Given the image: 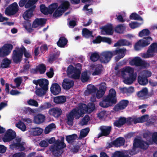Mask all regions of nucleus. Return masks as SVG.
<instances>
[{
    "label": "nucleus",
    "instance_id": "8",
    "mask_svg": "<svg viewBox=\"0 0 157 157\" xmlns=\"http://www.w3.org/2000/svg\"><path fill=\"white\" fill-rule=\"evenodd\" d=\"M13 48V45L11 44H5L0 48V57H4L8 55L10 53Z\"/></svg>",
    "mask_w": 157,
    "mask_h": 157
},
{
    "label": "nucleus",
    "instance_id": "11",
    "mask_svg": "<svg viewBox=\"0 0 157 157\" xmlns=\"http://www.w3.org/2000/svg\"><path fill=\"white\" fill-rule=\"evenodd\" d=\"M16 133L14 131L11 129H8L4 136L2 140L4 142H9L16 138Z\"/></svg>",
    "mask_w": 157,
    "mask_h": 157
},
{
    "label": "nucleus",
    "instance_id": "38",
    "mask_svg": "<svg viewBox=\"0 0 157 157\" xmlns=\"http://www.w3.org/2000/svg\"><path fill=\"white\" fill-rule=\"evenodd\" d=\"M81 70L78 69L76 67H75L73 74L72 75L71 77L75 79L79 78L80 74L81 73Z\"/></svg>",
    "mask_w": 157,
    "mask_h": 157
},
{
    "label": "nucleus",
    "instance_id": "12",
    "mask_svg": "<svg viewBox=\"0 0 157 157\" xmlns=\"http://www.w3.org/2000/svg\"><path fill=\"white\" fill-rule=\"evenodd\" d=\"M144 38L145 40H140L136 43L134 47L136 50H139L141 47L147 46L150 43V41L152 40L151 37L148 36Z\"/></svg>",
    "mask_w": 157,
    "mask_h": 157
},
{
    "label": "nucleus",
    "instance_id": "62",
    "mask_svg": "<svg viewBox=\"0 0 157 157\" xmlns=\"http://www.w3.org/2000/svg\"><path fill=\"white\" fill-rule=\"evenodd\" d=\"M90 117L88 115H86L82 120V125L87 124V122L90 121Z\"/></svg>",
    "mask_w": 157,
    "mask_h": 157
},
{
    "label": "nucleus",
    "instance_id": "34",
    "mask_svg": "<svg viewBox=\"0 0 157 157\" xmlns=\"http://www.w3.org/2000/svg\"><path fill=\"white\" fill-rule=\"evenodd\" d=\"M82 36L86 38L93 37L92 32L87 28H83L82 31Z\"/></svg>",
    "mask_w": 157,
    "mask_h": 157
},
{
    "label": "nucleus",
    "instance_id": "47",
    "mask_svg": "<svg viewBox=\"0 0 157 157\" xmlns=\"http://www.w3.org/2000/svg\"><path fill=\"white\" fill-rule=\"evenodd\" d=\"M89 78L90 77L88 75L87 72L84 71L82 73L80 79L82 82H87L89 79Z\"/></svg>",
    "mask_w": 157,
    "mask_h": 157
},
{
    "label": "nucleus",
    "instance_id": "40",
    "mask_svg": "<svg viewBox=\"0 0 157 157\" xmlns=\"http://www.w3.org/2000/svg\"><path fill=\"white\" fill-rule=\"evenodd\" d=\"M104 97L103 98V100L99 103V105L103 108H107L109 106H112L111 104L107 100H105Z\"/></svg>",
    "mask_w": 157,
    "mask_h": 157
},
{
    "label": "nucleus",
    "instance_id": "23",
    "mask_svg": "<svg viewBox=\"0 0 157 157\" xmlns=\"http://www.w3.org/2000/svg\"><path fill=\"white\" fill-rule=\"evenodd\" d=\"M74 84L73 81L68 79H65L62 83V86L64 89L69 90L73 86Z\"/></svg>",
    "mask_w": 157,
    "mask_h": 157
},
{
    "label": "nucleus",
    "instance_id": "28",
    "mask_svg": "<svg viewBox=\"0 0 157 157\" xmlns=\"http://www.w3.org/2000/svg\"><path fill=\"white\" fill-rule=\"evenodd\" d=\"M121 73L123 78L125 77L127 74H128L129 76L132 74H136V73H134L133 69L130 67H127L121 71Z\"/></svg>",
    "mask_w": 157,
    "mask_h": 157
},
{
    "label": "nucleus",
    "instance_id": "13",
    "mask_svg": "<svg viewBox=\"0 0 157 157\" xmlns=\"http://www.w3.org/2000/svg\"><path fill=\"white\" fill-rule=\"evenodd\" d=\"M21 138L16 137L13 141V143L10 145V147L13 149H16L21 151H24L25 148L23 144L21 143Z\"/></svg>",
    "mask_w": 157,
    "mask_h": 157
},
{
    "label": "nucleus",
    "instance_id": "18",
    "mask_svg": "<svg viewBox=\"0 0 157 157\" xmlns=\"http://www.w3.org/2000/svg\"><path fill=\"white\" fill-rule=\"evenodd\" d=\"M79 106H81V107L83 109L84 111V114L85 112L86 111H87L89 113H91L94 110L95 108V104L93 103H89L87 106L85 104H82Z\"/></svg>",
    "mask_w": 157,
    "mask_h": 157
},
{
    "label": "nucleus",
    "instance_id": "21",
    "mask_svg": "<svg viewBox=\"0 0 157 157\" xmlns=\"http://www.w3.org/2000/svg\"><path fill=\"white\" fill-rule=\"evenodd\" d=\"M46 20L42 18H36L33 21L32 27L36 28L39 26H43L46 23Z\"/></svg>",
    "mask_w": 157,
    "mask_h": 157
},
{
    "label": "nucleus",
    "instance_id": "27",
    "mask_svg": "<svg viewBox=\"0 0 157 157\" xmlns=\"http://www.w3.org/2000/svg\"><path fill=\"white\" fill-rule=\"evenodd\" d=\"M126 51L125 48H119L115 50L112 52L113 55L120 54L117 57L118 59L119 60L122 58L124 56Z\"/></svg>",
    "mask_w": 157,
    "mask_h": 157
},
{
    "label": "nucleus",
    "instance_id": "50",
    "mask_svg": "<svg viewBox=\"0 0 157 157\" xmlns=\"http://www.w3.org/2000/svg\"><path fill=\"white\" fill-rule=\"evenodd\" d=\"M64 12L58 7L53 14V16L55 17H59L61 16Z\"/></svg>",
    "mask_w": 157,
    "mask_h": 157
},
{
    "label": "nucleus",
    "instance_id": "41",
    "mask_svg": "<svg viewBox=\"0 0 157 157\" xmlns=\"http://www.w3.org/2000/svg\"><path fill=\"white\" fill-rule=\"evenodd\" d=\"M69 2L67 1H65L62 3L58 7L64 12L69 8Z\"/></svg>",
    "mask_w": 157,
    "mask_h": 157
},
{
    "label": "nucleus",
    "instance_id": "2",
    "mask_svg": "<svg viewBox=\"0 0 157 157\" xmlns=\"http://www.w3.org/2000/svg\"><path fill=\"white\" fill-rule=\"evenodd\" d=\"M87 90L85 92L86 94L89 95L92 93L95 94L97 91L96 97L98 99L102 97L104 94L106 89L105 84L101 85L99 88V90L94 85L91 84L88 85L87 87Z\"/></svg>",
    "mask_w": 157,
    "mask_h": 157
},
{
    "label": "nucleus",
    "instance_id": "54",
    "mask_svg": "<svg viewBox=\"0 0 157 157\" xmlns=\"http://www.w3.org/2000/svg\"><path fill=\"white\" fill-rule=\"evenodd\" d=\"M149 30L147 29H145L140 31L139 33V36L142 37L144 36H149L150 34Z\"/></svg>",
    "mask_w": 157,
    "mask_h": 157
},
{
    "label": "nucleus",
    "instance_id": "53",
    "mask_svg": "<svg viewBox=\"0 0 157 157\" xmlns=\"http://www.w3.org/2000/svg\"><path fill=\"white\" fill-rule=\"evenodd\" d=\"M100 56L97 52H94L92 53L90 56V60L93 62L97 61L98 59H100Z\"/></svg>",
    "mask_w": 157,
    "mask_h": 157
},
{
    "label": "nucleus",
    "instance_id": "57",
    "mask_svg": "<svg viewBox=\"0 0 157 157\" xmlns=\"http://www.w3.org/2000/svg\"><path fill=\"white\" fill-rule=\"evenodd\" d=\"M28 104L30 105L37 107L38 106V102L35 100L30 99L27 101Z\"/></svg>",
    "mask_w": 157,
    "mask_h": 157
},
{
    "label": "nucleus",
    "instance_id": "1",
    "mask_svg": "<svg viewBox=\"0 0 157 157\" xmlns=\"http://www.w3.org/2000/svg\"><path fill=\"white\" fill-rule=\"evenodd\" d=\"M33 84L36 85V94L39 97L45 95L48 90L49 82L48 79L45 78H40L37 80L33 81Z\"/></svg>",
    "mask_w": 157,
    "mask_h": 157
},
{
    "label": "nucleus",
    "instance_id": "6",
    "mask_svg": "<svg viewBox=\"0 0 157 157\" xmlns=\"http://www.w3.org/2000/svg\"><path fill=\"white\" fill-rule=\"evenodd\" d=\"M22 51L21 48L16 47L13 50L12 54V59L13 62L17 64L22 60Z\"/></svg>",
    "mask_w": 157,
    "mask_h": 157
},
{
    "label": "nucleus",
    "instance_id": "19",
    "mask_svg": "<svg viewBox=\"0 0 157 157\" xmlns=\"http://www.w3.org/2000/svg\"><path fill=\"white\" fill-rule=\"evenodd\" d=\"M50 91L54 95L59 94L61 91L60 86L57 83H53L50 87Z\"/></svg>",
    "mask_w": 157,
    "mask_h": 157
},
{
    "label": "nucleus",
    "instance_id": "31",
    "mask_svg": "<svg viewBox=\"0 0 157 157\" xmlns=\"http://www.w3.org/2000/svg\"><path fill=\"white\" fill-rule=\"evenodd\" d=\"M66 101V98L64 96H58L53 98V101L56 104H63Z\"/></svg>",
    "mask_w": 157,
    "mask_h": 157
},
{
    "label": "nucleus",
    "instance_id": "25",
    "mask_svg": "<svg viewBox=\"0 0 157 157\" xmlns=\"http://www.w3.org/2000/svg\"><path fill=\"white\" fill-rule=\"evenodd\" d=\"M35 9V7L33 6L31 8H29L23 14V17L25 20H28L33 16V12Z\"/></svg>",
    "mask_w": 157,
    "mask_h": 157
},
{
    "label": "nucleus",
    "instance_id": "49",
    "mask_svg": "<svg viewBox=\"0 0 157 157\" xmlns=\"http://www.w3.org/2000/svg\"><path fill=\"white\" fill-rule=\"evenodd\" d=\"M130 19L138 20L143 21V18L138 14L136 13H132L130 16Z\"/></svg>",
    "mask_w": 157,
    "mask_h": 157
},
{
    "label": "nucleus",
    "instance_id": "60",
    "mask_svg": "<svg viewBox=\"0 0 157 157\" xmlns=\"http://www.w3.org/2000/svg\"><path fill=\"white\" fill-rule=\"evenodd\" d=\"M22 49V56L24 54V56L27 58H29L31 57V55L27 51L26 48L22 46V47L21 48Z\"/></svg>",
    "mask_w": 157,
    "mask_h": 157
},
{
    "label": "nucleus",
    "instance_id": "59",
    "mask_svg": "<svg viewBox=\"0 0 157 157\" xmlns=\"http://www.w3.org/2000/svg\"><path fill=\"white\" fill-rule=\"evenodd\" d=\"M136 147L134 146V144H133V146L132 149H129L128 151V152L131 155H133L137 154L138 152L136 151Z\"/></svg>",
    "mask_w": 157,
    "mask_h": 157
},
{
    "label": "nucleus",
    "instance_id": "61",
    "mask_svg": "<svg viewBox=\"0 0 157 157\" xmlns=\"http://www.w3.org/2000/svg\"><path fill=\"white\" fill-rule=\"evenodd\" d=\"M152 136V133L149 132L144 133L143 134V138L147 140H150Z\"/></svg>",
    "mask_w": 157,
    "mask_h": 157
},
{
    "label": "nucleus",
    "instance_id": "24",
    "mask_svg": "<svg viewBox=\"0 0 157 157\" xmlns=\"http://www.w3.org/2000/svg\"><path fill=\"white\" fill-rule=\"evenodd\" d=\"M101 29L107 35H112L113 33V27L111 24L105 25L102 27Z\"/></svg>",
    "mask_w": 157,
    "mask_h": 157
},
{
    "label": "nucleus",
    "instance_id": "36",
    "mask_svg": "<svg viewBox=\"0 0 157 157\" xmlns=\"http://www.w3.org/2000/svg\"><path fill=\"white\" fill-rule=\"evenodd\" d=\"M102 66L101 64L96 65L95 67L94 71L92 73L93 75H100L102 71Z\"/></svg>",
    "mask_w": 157,
    "mask_h": 157
},
{
    "label": "nucleus",
    "instance_id": "48",
    "mask_svg": "<svg viewBox=\"0 0 157 157\" xmlns=\"http://www.w3.org/2000/svg\"><path fill=\"white\" fill-rule=\"evenodd\" d=\"M56 128L55 124L54 123H52L46 127L44 130V133L45 134L49 133L53 128Z\"/></svg>",
    "mask_w": 157,
    "mask_h": 157
},
{
    "label": "nucleus",
    "instance_id": "37",
    "mask_svg": "<svg viewBox=\"0 0 157 157\" xmlns=\"http://www.w3.org/2000/svg\"><path fill=\"white\" fill-rule=\"evenodd\" d=\"M142 59L139 57H136L130 62V64L132 66H140Z\"/></svg>",
    "mask_w": 157,
    "mask_h": 157
},
{
    "label": "nucleus",
    "instance_id": "64",
    "mask_svg": "<svg viewBox=\"0 0 157 157\" xmlns=\"http://www.w3.org/2000/svg\"><path fill=\"white\" fill-rule=\"evenodd\" d=\"M25 154L23 152H18L14 154L12 157H25Z\"/></svg>",
    "mask_w": 157,
    "mask_h": 157
},
{
    "label": "nucleus",
    "instance_id": "7",
    "mask_svg": "<svg viewBox=\"0 0 157 157\" xmlns=\"http://www.w3.org/2000/svg\"><path fill=\"white\" fill-rule=\"evenodd\" d=\"M19 7L16 2H14L9 5L5 9V13L6 15L11 16L15 14L18 10Z\"/></svg>",
    "mask_w": 157,
    "mask_h": 157
},
{
    "label": "nucleus",
    "instance_id": "22",
    "mask_svg": "<svg viewBox=\"0 0 157 157\" xmlns=\"http://www.w3.org/2000/svg\"><path fill=\"white\" fill-rule=\"evenodd\" d=\"M48 113L50 114H52L55 117H58L61 115L62 111L60 109L56 107L50 109Z\"/></svg>",
    "mask_w": 157,
    "mask_h": 157
},
{
    "label": "nucleus",
    "instance_id": "20",
    "mask_svg": "<svg viewBox=\"0 0 157 157\" xmlns=\"http://www.w3.org/2000/svg\"><path fill=\"white\" fill-rule=\"evenodd\" d=\"M126 117H121L114 121L113 123V126L119 128H121L126 123Z\"/></svg>",
    "mask_w": 157,
    "mask_h": 157
},
{
    "label": "nucleus",
    "instance_id": "58",
    "mask_svg": "<svg viewBox=\"0 0 157 157\" xmlns=\"http://www.w3.org/2000/svg\"><path fill=\"white\" fill-rule=\"evenodd\" d=\"M42 132V129L39 128H34L33 132V134L34 136H39L40 135Z\"/></svg>",
    "mask_w": 157,
    "mask_h": 157
},
{
    "label": "nucleus",
    "instance_id": "26",
    "mask_svg": "<svg viewBox=\"0 0 157 157\" xmlns=\"http://www.w3.org/2000/svg\"><path fill=\"white\" fill-rule=\"evenodd\" d=\"M45 118L44 115L39 113L34 117V122L36 124H40L44 121Z\"/></svg>",
    "mask_w": 157,
    "mask_h": 157
},
{
    "label": "nucleus",
    "instance_id": "29",
    "mask_svg": "<svg viewBox=\"0 0 157 157\" xmlns=\"http://www.w3.org/2000/svg\"><path fill=\"white\" fill-rule=\"evenodd\" d=\"M125 142L124 138L122 137L117 138L112 142V144L116 147H120L124 145Z\"/></svg>",
    "mask_w": 157,
    "mask_h": 157
},
{
    "label": "nucleus",
    "instance_id": "42",
    "mask_svg": "<svg viewBox=\"0 0 157 157\" xmlns=\"http://www.w3.org/2000/svg\"><path fill=\"white\" fill-rule=\"evenodd\" d=\"M138 81L140 85H145L147 83L148 79L143 76H139L138 77Z\"/></svg>",
    "mask_w": 157,
    "mask_h": 157
},
{
    "label": "nucleus",
    "instance_id": "45",
    "mask_svg": "<svg viewBox=\"0 0 157 157\" xmlns=\"http://www.w3.org/2000/svg\"><path fill=\"white\" fill-rule=\"evenodd\" d=\"M58 6V4L56 3H52L49 5L48 8L49 14H52L54 11L57 8Z\"/></svg>",
    "mask_w": 157,
    "mask_h": 157
},
{
    "label": "nucleus",
    "instance_id": "63",
    "mask_svg": "<svg viewBox=\"0 0 157 157\" xmlns=\"http://www.w3.org/2000/svg\"><path fill=\"white\" fill-rule=\"evenodd\" d=\"M75 67L72 65L69 66L67 70V73L68 75L73 74Z\"/></svg>",
    "mask_w": 157,
    "mask_h": 157
},
{
    "label": "nucleus",
    "instance_id": "16",
    "mask_svg": "<svg viewBox=\"0 0 157 157\" xmlns=\"http://www.w3.org/2000/svg\"><path fill=\"white\" fill-rule=\"evenodd\" d=\"M129 101L126 100H122L120 101L113 108L115 111H118L125 109L127 106Z\"/></svg>",
    "mask_w": 157,
    "mask_h": 157
},
{
    "label": "nucleus",
    "instance_id": "4",
    "mask_svg": "<svg viewBox=\"0 0 157 157\" xmlns=\"http://www.w3.org/2000/svg\"><path fill=\"white\" fill-rule=\"evenodd\" d=\"M81 107V106H78V108L77 109H73L67 116V124L68 125L72 126L73 125L74 117L76 119H78L80 117L83 116L84 111Z\"/></svg>",
    "mask_w": 157,
    "mask_h": 157
},
{
    "label": "nucleus",
    "instance_id": "3",
    "mask_svg": "<svg viewBox=\"0 0 157 157\" xmlns=\"http://www.w3.org/2000/svg\"><path fill=\"white\" fill-rule=\"evenodd\" d=\"M66 144L64 143V138L61 139V141L57 140L54 144L51 146L49 149L54 156L58 157L61 155L62 152L61 149L66 147Z\"/></svg>",
    "mask_w": 157,
    "mask_h": 157
},
{
    "label": "nucleus",
    "instance_id": "14",
    "mask_svg": "<svg viewBox=\"0 0 157 157\" xmlns=\"http://www.w3.org/2000/svg\"><path fill=\"white\" fill-rule=\"evenodd\" d=\"M134 146L137 148H140L146 150L148 147V143L140 139L136 138L134 140Z\"/></svg>",
    "mask_w": 157,
    "mask_h": 157
},
{
    "label": "nucleus",
    "instance_id": "56",
    "mask_svg": "<svg viewBox=\"0 0 157 157\" xmlns=\"http://www.w3.org/2000/svg\"><path fill=\"white\" fill-rule=\"evenodd\" d=\"M16 126L23 131H24L26 130V126L22 122L20 121L18 122L16 124Z\"/></svg>",
    "mask_w": 157,
    "mask_h": 157
},
{
    "label": "nucleus",
    "instance_id": "52",
    "mask_svg": "<svg viewBox=\"0 0 157 157\" xmlns=\"http://www.w3.org/2000/svg\"><path fill=\"white\" fill-rule=\"evenodd\" d=\"M31 65L29 64V61H28L27 63L23 65V69L20 71V72L25 74L27 73Z\"/></svg>",
    "mask_w": 157,
    "mask_h": 157
},
{
    "label": "nucleus",
    "instance_id": "35",
    "mask_svg": "<svg viewBox=\"0 0 157 157\" xmlns=\"http://www.w3.org/2000/svg\"><path fill=\"white\" fill-rule=\"evenodd\" d=\"M67 43V40L65 38L61 37L59 38L57 44V45L60 48H64Z\"/></svg>",
    "mask_w": 157,
    "mask_h": 157
},
{
    "label": "nucleus",
    "instance_id": "44",
    "mask_svg": "<svg viewBox=\"0 0 157 157\" xmlns=\"http://www.w3.org/2000/svg\"><path fill=\"white\" fill-rule=\"evenodd\" d=\"M38 72H39L41 74H44L46 70V67L45 65L41 63L40 64L37 66Z\"/></svg>",
    "mask_w": 157,
    "mask_h": 157
},
{
    "label": "nucleus",
    "instance_id": "39",
    "mask_svg": "<svg viewBox=\"0 0 157 157\" xmlns=\"http://www.w3.org/2000/svg\"><path fill=\"white\" fill-rule=\"evenodd\" d=\"M77 138V135L75 134H73L66 136V140L69 144H72Z\"/></svg>",
    "mask_w": 157,
    "mask_h": 157
},
{
    "label": "nucleus",
    "instance_id": "33",
    "mask_svg": "<svg viewBox=\"0 0 157 157\" xmlns=\"http://www.w3.org/2000/svg\"><path fill=\"white\" fill-rule=\"evenodd\" d=\"M131 43L125 39H121L118 40L117 42L115 43L114 46V47L129 46L131 45Z\"/></svg>",
    "mask_w": 157,
    "mask_h": 157
},
{
    "label": "nucleus",
    "instance_id": "55",
    "mask_svg": "<svg viewBox=\"0 0 157 157\" xmlns=\"http://www.w3.org/2000/svg\"><path fill=\"white\" fill-rule=\"evenodd\" d=\"M143 23V21L141 23L133 22L129 23V26L131 28L134 29L140 27Z\"/></svg>",
    "mask_w": 157,
    "mask_h": 157
},
{
    "label": "nucleus",
    "instance_id": "46",
    "mask_svg": "<svg viewBox=\"0 0 157 157\" xmlns=\"http://www.w3.org/2000/svg\"><path fill=\"white\" fill-rule=\"evenodd\" d=\"M124 24H120L117 25L115 28V31L118 33H122L125 29Z\"/></svg>",
    "mask_w": 157,
    "mask_h": 157
},
{
    "label": "nucleus",
    "instance_id": "51",
    "mask_svg": "<svg viewBox=\"0 0 157 157\" xmlns=\"http://www.w3.org/2000/svg\"><path fill=\"white\" fill-rule=\"evenodd\" d=\"M40 9L41 12L44 14L47 15L49 14L48 8L45 6V5H41L40 6Z\"/></svg>",
    "mask_w": 157,
    "mask_h": 157
},
{
    "label": "nucleus",
    "instance_id": "43",
    "mask_svg": "<svg viewBox=\"0 0 157 157\" xmlns=\"http://www.w3.org/2000/svg\"><path fill=\"white\" fill-rule=\"evenodd\" d=\"M90 131L89 128H86L82 130L80 132V135L79 137V139H81L83 138L86 136Z\"/></svg>",
    "mask_w": 157,
    "mask_h": 157
},
{
    "label": "nucleus",
    "instance_id": "15",
    "mask_svg": "<svg viewBox=\"0 0 157 157\" xmlns=\"http://www.w3.org/2000/svg\"><path fill=\"white\" fill-rule=\"evenodd\" d=\"M136 95L138 98L142 100L146 99L152 96L151 94L148 93V89L146 87L143 88L141 90L138 92Z\"/></svg>",
    "mask_w": 157,
    "mask_h": 157
},
{
    "label": "nucleus",
    "instance_id": "32",
    "mask_svg": "<svg viewBox=\"0 0 157 157\" xmlns=\"http://www.w3.org/2000/svg\"><path fill=\"white\" fill-rule=\"evenodd\" d=\"M2 62L1 63L0 68H7L10 67L11 63V61L7 58L3 59L2 60Z\"/></svg>",
    "mask_w": 157,
    "mask_h": 157
},
{
    "label": "nucleus",
    "instance_id": "10",
    "mask_svg": "<svg viewBox=\"0 0 157 157\" xmlns=\"http://www.w3.org/2000/svg\"><path fill=\"white\" fill-rule=\"evenodd\" d=\"M113 55L112 52L105 51L103 52L100 55V60L103 63H108L111 59Z\"/></svg>",
    "mask_w": 157,
    "mask_h": 157
},
{
    "label": "nucleus",
    "instance_id": "5",
    "mask_svg": "<svg viewBox=\"0 0 157 157\" xmlns=\"http://www.w3.org/2000/svg\"><path fill=\"white\" fill-rule=\"evenodd\" d=\"M157 53V43L151 44L149 47L146 53H143L141 56L144 58H151L156 55Z\"/></svg>",
    "mask_w": 157,
    "mask_h": 157
},
{
    "label": "nucleus",
    "instance_id": "9",
    "mask_svg": "<svg viewBox=\"0 0 157 157\" xmlns=\"http://www.w3.org/2000/svg\"><path fill=\"white\" fill-rule=\"evenodd\" d=\"M104 97L105 100H107L112 105L116 104L117 102L116 92L113 88L109 90L108 95Z\"/></svg>",
    "mask_w": 157,
    "mask_h": 157
},
{
    "label": "nucleus",
    "instance_id": "17",
    "mask_svg": "<svg viewBox=\"0 0 157 157\" xmlns=\"http://www.w3.org/2000/svg\"><path fill=\"white\" fill-rule=\"evenodd\" d=\"M101 133L98 134V137L102 136H107L110 133L111 130V126H102L100 128Z\"/></svg>",
    "mask_w": 157,
    "mask_h": 157
},
{
    "label": "nucleus",
    "instance_id": "30",
    "mask_svg": "<svg viewBox=\"0 0 157 157\" xmlns=\"http://www.w3.org/2000/svg\"><path fill=\"white\" fill-rule=\"evenodd\" d=\"M137 74H132L129 76V77H127L125 76L124 78V82L126 84L130 85L133 83L136 79Z\"/></svg>",
    "mask_w": 157,
    "mask_h": 157
}]
</instances>
